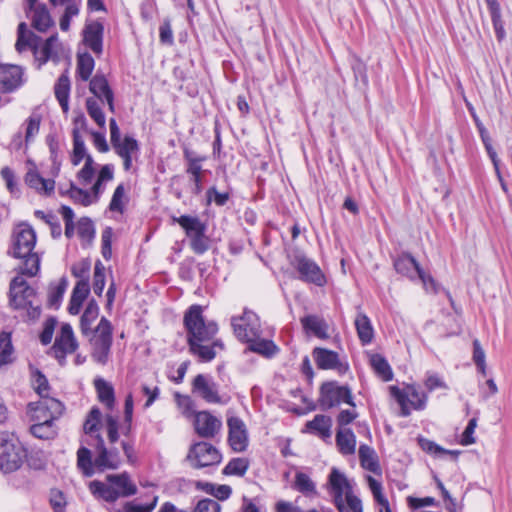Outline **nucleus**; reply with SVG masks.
Wrapping results in <instances>:
<instances>
[{
    "mask_svg": "<svg viewBox=\"0 0 512 512\" xmlns=\"http://www.w3.org/2000/svg\"><path fill=\"white\" fill-rule=\"evenodd\" d=\"M63 405L54 397H44L34 405V437L51 440L57 435L54 421L60 417Z\"/></svg>",
    "mask_w": 512,
    "mask_h": 512,
    "instance_id": "f257e3e1",
    "label": "nucleus"
},
{
    "mask_svg": "<svg viewBox=\"0 0 512 512\" xmlns=\"http://www.w3.org/2000/svg\"><path fill=\"white\" fill-rule=\"evenodd\" d=\"M27 459V450L18 436L10 431L0 432V470L11 473L18 470Z\"/></svg>",
    "mask_w": 512,
    "mask_h": 512,
    "instance_id": "f03ea898",
    "label": "nucleus"
},
{
    "mask_svg": "<svg viewBox=\"0 0 512 512\" xmlns=\"http://www.w3.org/2000/svg\"><path fill=\"white\" fill-rule=\"evenodd\" d=\"M203 308L192 305L184 314V326L187 330V341H211L218 331L215 322H206L203 317Z\"/></svg>",
    "mask_w": 512,
    "mask_h": 512,
    "instance_id": "7ed1b4c3",
    "label": "nucleus"
},
{
    "mask_svg": "<svg viewBox=\"0 0 512 512\" xmlns=\"http://www.w3.org/2000/svg\"><path fill=\"white\" fill-rule=\"evenodd\" d=\"M32 272L30 268L25 269L10 283V306L16 310H24L29 314L32 305V287L30 280Z\"/></svg>",
    "mask_w": 512,
    "mask_h": 512,
    "instance_id": "20e7f679",
    "label": "nucleus"
},
{
    "mask_svg": "<svg viewBox=\"0 0 512 512\" xmlns=\"http://www.w3.org/2000/svg\"><path fill=\"white\" fill-rule=\"evenodd\" d=\"M112 325L111 322L102 317L97 327L93 331L90 339L92 347L91 356L97 363L105 365L110 357L112 346Z\"/></svg>",
    "mask_w": 512,
    "mask_h": 512,
    "instance_id": "39448f33",
    "label": "nucleus"
},
{
    "mask_svg": "<svg viewBox=\"0 0 512 512\" xmlns=\"http://www.w3.org/2000/svg\"><path fill=\"white\" fill-rule=\"evenodd\" d=\"M79 343L75 337L72 326L69 323H63L60 331L55 337V341L47 351V354L53 357L60 366L66 365V357L77 351Z\"/></svg>",
    "mask_w": 512,
    "mask_h": 512,
    "instance_id": "423d86ee",
    "label": "nucleus"
},
{
    "mask_svg": "<svg viewBox=\"0 0 512 512\" xmlns=\"http://www.w3.org/2000/svg\"><path fill=\"white\" fill-rule=\"evenodd\" d=\"M231 325L234 335L241 342L245 343L262 336L260 319L251 310L245 309L241 316H233Z\"/></svg>",
    "mask_w": 512,
    "mask_h": 512,
    "instance_id": "0eeeda50",
    "label": "nucleus"
},
{
    "mask_svg": "<svg viewBox=\"0 0 512 512\" xmlns=\"http://www.w3.org/2000/svg\"><path fill=\"white\" fill-rule=\"evenodd\" d=\"M389 391L400 405L402 416L410 415L411 409L421 410L425 407L427 396L415 386H407L404 390L390 386Z\"/></svg>",
    "mask_w": 512,
    "mask_h": 512,
    "instance_id": "6e6552de",
    "label": "nucleus"
},
{
    "mask_svg": "<svg viewBox=\"0 0 512 512\" xmlns=\"http://www.w3.org/2000/svg\"><path fill=\"white\" fill-rule=\"evenodd\" d=\"M320 406L323 410L338 406L341 403L355 407L352 392L347 386L338 385L337 382H327L320 389Z\"/></svg>",
    "mask_w": 512,
    "mask_h": 512,
    "instance_id": "1a4fd4ad",
    "label": "nucleus"
},
{
    "mask_svg": "<svg viewBox=\"0 0 512 512\" xmlns=\"http://www.w3.org/2000/svg\"><path fill=\"white\" fill-rule=\"evenodd\" d=\"M221 459V453L212 444L207 442L194 444L187 455V460L194 468L217 465L221 462Z\"/></svg>",
    "mask_w": 512,
    "mask_h": 512,
    "instance_id": "9d476101",
    "label": "nucleus"
},
{
    "mask_svg": "<svg viewBox=\"0 0 512 512\" xmlns=\"http://www.w3.org/2000/svg\"><path fill=\"white\" fill-rule=\"evenodd\" d=\"M291 264L299 273L300 280L317 286H323L326 283L325 276L320 267L315 261L305 255H295Z\"/></svg>",
    "mask_w": 512,
    "mask_h": 512,
    "instance_id": "9b49d317",
    "label": "nucleus"
},
{
    "mask_svg": "<svg viewBox=\"0 0 512 512\" xmlns=\"http://www.w3.org/2000/svg\"><path fill=\"white\" fill-rule=\"evenodd\" d=\"M192 392L210 404L226 403L219 393V385L210 375H196L192 382Z\"/></svg>",
    "mask_w": 512,
    "mask_h": 512,
    "instance_id": "f8f14e48",
    "label": "nucleus"
},
{
    "mask_svg": "<svg viewBox=\"0 0 512 512\" xmlns=\"http://www.w3.org/2000/svg\"><path fill=\"white\" fill-rule=\"evenodd\" d=\"M11 254L27 263L32 255V227L27 223L18 224L14 229Z\"/></svg>",
    "mask_w": 512,
    "mask_h": 512,
    "instance_id": "ddd939ff",
    "label": "nucleus"
},
{
    "mask_svg": "<svg viewBox=\"0 0 512 512\" xmlns=\"http://www.w3.org/2000/svg\"><path fill=\"white\" fill-rule=\"evenodd\" d=\"M95 437L97 440L96 456L94 459L95 467L100 471L117 469L122 462L118 449L115 447L107 448L100 434H97Z\"/></svg>",
    "mask_w": 512,
    "mask_h": 512,
    "instance_id": "4468645a",
    "label": "nucleus"
},
{
    "mask_svg": "<svg viewBox=\"0 0 512 512\" xmlns=\"http://www.w3.org/2000/svg\"><path fill=\"white\" fill-rule=\"evenodd\" d=\"M228 442L235 452H243L248 447V431L245 423L239 417H230L227 420Z\"/></svg>",
    "mask_w": 512,
    "mask_h": 512,
    "instance_id": "2eb2a0df",
    "label": "nucleus"
},
{
    "mask_svg": "<svg viewBox=\"0 0 512 512\" xmlns=\"http://www.w3.org/2000/svg\"><path fill=\"white\" fill-rule=\"evenodd\" d=\"M222 422L208 411L195 413L194 428L196 433L203 438H213L221 429Z\"/></svg>",
    "mask_w": 512,
    "mask_h": 512,
    "instance_id": "dca6fc26",
    "label": "nucleus"
},
{
    "mask_svg": "<svg viewBox=\"0 0 512 512\" xmlns=\"http://www.w3.org/2000/svg\"><path fill=\"white\" fill-rule=\"evenodd\" d=\"M313 357L320 369H333L340 374H344L348 370V365L341 362L338 353L332 350L315 348L313 351Z\"/></svg>",
    "mask_w": 512,
    "mask_h": 512,
    "instance_id": "f3484780",
    "label": "nucleus"
},
{
    "mask_svg": "<svg viewBox=\"0 0 512 512\" xmlns=\"http://www.w3.org/2000/svg\"><path fill=\"white\" fill-rule=\"evenodd\" d=\"M23 71L17 65H0V92H11L22 83Z\"/></svg>",
    "mask_w": 512,
    "mask_h": 512,
    "instance_id": "a211bd4d",
    "label": "nucleus"
},
{
    "mask_svg": "<svg viewBox=\"0 0 512 512\" xmlns=\"http://www.w3.org/2000/svg\"><path fill=\"white\" fill-rule=\"evenodd\" d=\"M184 158L187 161L186 172L191 175V181L194 184L192 192L194 194H200L202 191L201 162L204 161L206 158L202 156H197L194 152L187 149L184 151Z\"/></svg>",
    "mask_w": 512,
    "mask_h": 512,
    "instance_id": "6ab92c4d",
    "label": "nucleus"
},
{
    "mask_svg": "<svg viewBox=\"0 0 512 512\" xmlns=\"http://www.w3.org/2000/svg\"><path fill=\"white\" fill-rule=\"evenodd\" d=\"M89 90L99 100H105L108 104L109 110L114 112V94L104 75L96 74L90 80Z\"/></svg>",
    "mask_w": 512,
    "mask_h": 512,
    "instance_id": "aec40b11",
    "label": "nucleus"
},
{
    "mask_svg": "<svg viewBox=\"0 0 512 512\" xmlns=\"http://www.w3.org/2000/svg\"><path fill=\"white\" fill-rule=\"evenodd\" d=\"M190 351L193 355L197 356L200 361L209 362L216 356V349L222 350L223 343L220 340H214L211 344L210 341H188Z\"/></svg>",
    "mask_w": 512,
    "mask_h": 512,
    "instance_id": "412c9836",
    "label": "nucleus"
},
{
    "mask_svg": "<svg viewBox=\"0 0 512 512\" xmlns=\"http://www.w3.org/2000/svg\"><path fill=\"white\" fill-rule=\"evenodd\" d=\"M116 153L123 159V166L126 171L132 168L133 156L138 153V142L129 136H125L119 142L112 145Z\"/></svg>",
    "mask_w": 512,
    "mask_h": 512,
    "instance_id": "4be33fe9",
    "label": "nucleus"
},
{
    "mask_svg": "<svg viewBox=\"0 0 512 512\" xmlns=\"http://www.w3.org/2000/svg\"><path fill=\"white\" fill-rule=\"evenodd\" d=\"M328 485L333 494L335 503L341 502V498L352 491L346 476L336 468L331 470Z\"/></svg>",
    "mask_w": 512,
    "mask_h": 512,
    "instance_id": "5701e85b",
    "label": "nucleus"
},
{
    "mask_svg": "<svg viewBox=\"0 0 512 512\" xmlns=\"http://www.w3.org/2000/svg\"><path fill=\"white\" fill-rule=\"evenodd\" d=\"M103 25L99 22H93L86 25L83 32V41L95 54L102 52Z\"/></svg>",
    "mask_w": 512,
    "mask_h": 512,
    "instance_id": "b1692460",
    "label": "nucleus"
},
{
    "mask_svg": "<svg viewBox=\"0 0 512 512\" xmlns=\"http://www.w3.org/2000/svg\"><path fill=\"white\" fill-rule=\"evenodd\" d=\"M90 293V285L88 280H78L73 288L69 305L68 312L71 315L79 314L84 301L87 299Z\"/></svg>",
    "mask_w": 512,
    "mask_h": 512,
    "instance_id": "393cba45",
    "label": "nucleus"
},
{
    "mask_svg": "<svg viewBox=\"0 0 512 512\" xmlns=\"http://www.w3.org/2000/svg\"><path fill=\"white\" fill-rule=\"evenodd\" d=\"M395 270L410 280L417 279V275L421 270L419 263L413 256L408 253H402L394 260Z\"/></svg>",
    "mask_w": 512,
    "mask_h": 512,
    "instance_id": "a878e982",
    "label": "nucleus"
},
{
    "mask_svg": "<svg viewBox=\"0 0 512 512\" xmlns=\"http://www.w3.org/2000/svg\"><path fill=\"white\" fill-rule=\"evenodd\" d=\"M301 323L307 333H311L320 339L329 338V327L323 318L316 315H308L301 319Z\"/></svg>",
    "mask_w": 512,
    "mask_h": 512,
    "instance_id": "bb28decb",
    "label": "nucleus"
},
{
    "mask_svg": "<svg viewBox=\"0 0 512 512\" xmlns=\"http://www.w3.org/2000/svg\"><path fill=\"white\" fill-rule=\"evenodd\" d=\"M173 222L178 223L184 230L189 239L196 236H201L205 233L206 226L200 221L198 217L189 215H182L180 217H173Z\"/></svg>",
    "mask_w": 512,
    "mask_h": 512,
    "instance_id": "cd10ccee",
    "label": "nucleus"
},
{
    "mask_svg": "<svg viewBox=\"0 0 512 512\" xmlns=\"http://www.w3.org/2000/svg\"><path fill=\"white\" fill-rule=\"evenodd\" d=\"M354 324L362 345L370 344L374 338V328L369 317L362 311H358Z\"/></svg>",
    "mask_w": 512,
    "mask_h": 512,
    "instance_id": "c85d7f7f",
    "label": "nucleus"
},
{
    "mask_svg": "<svg viewBox=\"0 0 512 512\" xmlns=\"http://www.w3.org/2000/svg\"><path fill=\"white\" fill-rule=\"evenodd\" d=\"M107 481L114 486L121 497H128L136 494L137 487L130 480V477L127 473L117 474V475H108Z\"/></svg>",
    "mask_w": 512,
    "mask_h": 512,
    "instance_id": "c756f323",
    "label": "nucleus"
},
{
    "mask_svg": "<svg viewBox=\"0 0 512 512\" xmlns=\"http://www.w3.org/2000/svg\"><path fill=\"white\" fill-rule=\"evenodd\" d=\"M336 444L343 455H352L356 450V436L349 428H340L336 433Z\"/></svg>",
    "mask_w": 512,
    "mask_h": 512,
    "instance_id": "7c9ffc66",
    "label": "nucleus"
},
{
    "mask_svg": "<svg viewBox=\"0 0 512 512\" xmlns=\"http://www.w3.org/2000/svg\"><path fill=\"white\" fill-rule=\"evenodd\" d=\"M68 279L63 276L58 283H51L48 288V305L58 309L68 287Z\"/></svg>",
    "mask_w": 512,
    "mask_h": 512,
    "instance_id": "2f4dec72",
    "label": "nucleus"
},
{
    "mask_svg": "<svg viewBox=\"0 0 512 512\" xmlns=\"http://www.w3.org/2000/svg\"><path fill=\"white\" fill-rule=\"evenodd\" d=\"M293 488L308 498L318 495L315 483L310 476L304 472H297L295 474Z\"/></svg>",
    "mask_w": 512,
    "mask_h": 512,
    "instance_id": "473e14b6",
    "label": "nucleus"
},
{
    "mask_svg": "<svg viewBox=\"0 0 512 512\" xmlns=\"http://www.w3.org/2000/svg\"><path fill=\"white\" fill-rule=\"evenodd\" d=\"M361 466L373 473L380 470L376 453L373 448L366 444H361L358 450Z\"/></svg>",
    "mask_w": 512,
    "mask_h": 512,
    "instance_id": "72a5a7b5",
    "label": "nucleus"
},
{
    "mask_svg": "<svg viewBox=\"0 0 512 512\" xmlns=\"http://www.w3.org/2000/svg\"><path fill=\"white\" fill-rule=\"evenodd\" d=\"M95 388L98 394L99 401L103 403L108 410H112L115 403L114 389L104 379H96Z\"/></svg>",
    "mask_w": 512,
    "mask_h": 512,
    "instance_id": "f704fd0d",
    "label": "nucleus"
},
{
    "mask_svg": "<svg viewBox=\"0 0 512 512\" xmlns=\"http://www.w3.org/2000/svg\"><path fill=\"white\" fill-rule=\"evenodd\" d=\"M370 365L373 368L374 372L380 377L383 381L387 382L392 380L393 372L392 369L387 362V360L380 354H371L369 359Z\"/></svg>",
    "mask_w": 512,
    "mask_h": 512,
    "instance_id": "c9c22d12",
    "label": "nucleus"
},
{
    "mask_svg": "<svg viewBox=\"0 0 512 512\" xmlns=\"http://www.w3.org/2000/svg\"><path fill=\"white\" fill-rule=\"evenodd\" d=\"M332 420L326 415H316L312 421L307 422L306 427L312 432L317 433L322 438L331 436Z\"/></svg>",
    "mask_w": 512,
    "mask_h": 512,
    "instance_id": "e433bc0d",
    "label": "nucleus"
},
{
    "mask_svg": "<svg viewBox=\"0 0 512 512\" xmlns=\"http://www.w3.org/2000/svg\"><path fill=\"white\" fill-rule=\"evenodd\" d=\"M90 490L94 495H98L100 498L107 502H115L120 498V494L112 484L107 485L100 481H93L90 483Z\"/></svg>",
    "mask_w": 512,
    "mask_h": 512,
    "instance_id": "4c0bfd02",
    "label": "nucleus"
},
{
    "mask_svg": "<svg viewBox=\"0 0 512 512\" xmlns=\"http://www.w3.org/2000/svg\"><path fill=\"white\" fill-rule=\"evenodd\" d=\"M99 307L97 302L92 299L88 302L83 315L80 320V328L81 332L84 335H87L91 330V324L98 317Z\"/></svg>",
    "mask_w": 512,
    "mask_h": 512,
    "instance_id": "58836bf2",
    "label": "nucleus"
},
{
    "mask_svg": "<svg viewBox=\"0 0 512 512\" xmlns=\"http://www.w3.org/2000/svg\"><path fill=\"white\" fill-rule=\"evenodd\" d=\"M77 467L84 476L90 477L94 474V461H92L91 451L86 447H81L77 451Z\"/></svg>",
    "mask_w": 512,
    "mask_h": 512,
    "instance_id": "ea45409f",
    "label": "nucleus"
},
{
    "mask_svg": "<svg viewBox=\"0 0 512 512\" xmlns=\"http://www.w3.org/2000/svg\"><path fill=\"white\" fill-rule=\"evenodd\" d=\"M249 344V349L253 352L270 357L277 352L276 345L270 341L263 339L261 336L256 337L251 341H246Z\"/></svg>",
    "mask_w": 512,
    "mask_h": 512,
    "instance_id": "a19ab883",
    "label": "nucleus"
},
{
    "mask_svg": "<svg viewBox=\"0 0 512 512\" xmlns=\"http://www.w3.org/2000/svg\"><path fill=\"white\" fill-rule=\"evenodd\" d=\"M53 25V20L44 5H36L34 0V29L46 31Z\"/></svg>",
    "mask_w": 512,
    "mask_h": 512,
    "instance_id": "79ce46f5",
    "label": "nucleus"
},
{
    "mask_svg": "<svg viewBox=\"0 0 512 512\" xmlns=\"http://www.w3.org/2000/svg\"><path fill=\"white\" fill-rule=\"evenodd\" d=\"M69 91H70V81L68 76L62 75L59 77L56 85H55V96L59 101L60 106L62 107L64 112L68 111L69 104Z\"/></svg>",
    "mask_w": 512,
    "mask_h": 512,
    "instance_id": "37998d69",
    "label": "nucleus"
},
{
    "mask_svg": "<svg viewBox=\"0 0 512 512\" xmlns=\"http://www.w3.org/2000/svg\"><path fill=\"white\" fill-rule=\"evenodd\" d=\"M95 61L89 53L78 54L77 74L83 81H87L94 70Z\"/></svg>",
    "mask_w": 512,
    "mask_h": 512,
    "instance_id": "c03bdc74",
    "label": "nucleus"
},
{
    "mask_svg": "<svg viewBox=\"0 0 512 512\" xmlns=\"http://www.w3.org/2000/svg\"><path fill=\"white\" fill-rule=\"evenodd\" d=\"M15 48L19 53L32 48V32L28 29L25 22H21L18 25Z\"/></svg>",
    "mask_w": 512,
    "mask_h": 512,
    "instance_id": "a18cd8bd",
    "label": "nucleus"
},
{
    "mask_svg": "<svg viewBox=\"0 0 512 512\" xmlns=\"http://www.w3.org/2000/svg\"><path fill=\"white\" fill-rule=\"evenodd\" d=\"M249 468V461L246 458H233L223 469V474L242 477Z\"/></svg>",
    "mask_w": 512,
    "mask_h": 512,
    "instance_id": "49530a36",
    "label": "nucleus"
},
{
    "mask_svg": "<svg viewBox=\"0 0 512 512\" xmlns=\"http://www.w3.org/2000/svg\"><path fill=\"white\" fill-rule=\"evenodd\" d=\"M102 413L98 407H92L83 425L85 434L98 432L101 426Z\"/></svg>",
    "mask_w": 512,
    "mask_h": 512,
    "instance_id": "de8ad7c7",
    "label": "nucleus"
},
{
    "mask_svg": "<svg viewBox=\"0 0 512 512\" xmlns=\"http://www.w3.org/2000/svg\"><path fill=\"white\" fill-rule=\"evenodd\" d=\"M339 512H362V504L352 491L341 498V502L335 503Z\"/></svg>",
    "mask_w": 512,
    "mask_h": 512,
    "instance_id": "09e8293b",
    "label": "nucleus"
},
{
    "mask_svg": "<svg viewBox=\"0 0 512 512\" xmlns=\"http://www.w3.org/2000/svg\"><path fill=\"white\" fill-rule=\"evenodd\" d=\"M57 324L58 320L55 316H49L45 319L42 324V330L39 333L41 344L44 346L51 344Z\"/></svg>",
    "mask_w": 512,
    "mask_h": 512,
    "instance_id": "8fccbe9b",
    "label": "nucleus"
},
{
    "mask_svg": "<svg viewBox=\"0 0 512 512\" xmlns=\"http://www.w3.org/2000/svg\"><path fill=\"white\" fill-rule=\"evenodd\" d=\"M13 347L10 334L7 332L0 333V367L12 361Z\"/></svg>",
    "mask_w": 512,
    "mask_h": 512,
    "instance_id": "3c124183",
    "label": "nucleus"
},
{
    "mask_svg": "<svg viewBox=\"0 0 512 512\" xmlns=\"http://www.w3.org/2000/svg\"><path fill=\"white\" fill-rule=\"evenodd\" d=\"M67 193L74 203L81 204L83 206H89L95 203V198L92 196L90 191L78 188L73 184H71Z\"/></svg>",
    "mask_w": 512,
    "mask_h": 512,
    "instance_id": "603ef678",
    "label": "nucleus"
},
{
    "mask_svg": "<svg viewBox=\"0 0 512 512\" xmlns=\"http://www.w3.org/2000/svg\"><path fill=\"white\" fill-rule=\"evenodd\" d=\"M200 485V483L198 484ZM201 488L208 494L213 495L217 500H227L232 494V488L229 485H214L211 483L201 484Z\"/></svg>",
    "mask_w": 512,
    "mask_h": 512,
    "instance_id": "864d4df0",
    "label": "nucleus"
},
{
    "mask_svg": "<svg viewBox=\"0 0 512 512\" xmlns=\"http://www.w3.org/2000/svg\"><path fill=\"white\" fill-rule=\"evenodd\" d=\"M86 108L88 111L89 116L100 126L104 127L106 123V118L104 113L102 112V109L98 103V101L93 98L89 97L86 100Z\"/></svg>",
    "mask_w": 512,
    "mask_h": 512,
    "instance_id": "5fc2aeb1",
    "label": "nucleus"
},
{
    "mask_svg": "<svg viewBox=\"0 0 512 512\" xmlns=\"http://www.w3.org/2000/svg\"><path fill=\"white\" fill-rule=\"evenodd\" d=\"M34 190L44 196H51L55 190V181L44 178L34 172Z\"/></svg>",
    "mask_w": 512,
    "mask_h": 512,
    "instance_id": "6e6d98bb",
    "label": "nucleus"
},
{
    "mask_svg": "<svg viewBox=\"0 0 512 512\" xmlns=\"http://www.w3.org/2000/svg\"><path fill=\"white\" fill-rule=\"evenodd\" d=\"M34 386V390L39 395L40 399H44V397H51V387L49 385L48 379L39 370H34Z\"/></svg>",
    "mask_w": 512,
    "mask_h": 512,
    "instance_id": "4d7b16f0",
    "label": "nucleus"
},
{
    "mask_svg": "<svg viewBox=\"0 0 512 512\" xmlns=\"http://www.w3.org/2000/svg\"><path fill=\"white\" fill-rule=\"evenodd\" d=\"M105 287V267L97 261L94 267L93 291L96 295L101 296Z\"/></svg>",
    "mask_w": 512,
    "mask_h": 512,
    "instance_id": "13d9d810",
    "label": "nucleus"
},
{
    "mask_svg": "<svg viewBox=\"0 0 512 512\" xmlns=\"http://www.w3.org/2000/svg\"><path fill=\"white\" fill-rule=\"evenodd\" d=\"M95 171V162L93 158L91 156H87L84 166L78 172L77 177L82 184L88 185L93 180Z\"/></svg>",
    "mask_w": 512,
    "mask_h": 512,
    "instance_id": "bf43d9fd",
    "label": "nucleus"
},
{
    "mask_svg": "<svg viewBox=\"0 0 512 512\" xmlns=\"http://www.w3.org/2000/svg\"><path fill=\"white\" fill-rule=\"evenodd\" d=\"M126 201L125 187L123 184H119L113 193L109 209L114 212H122Z\"/></svg>",
    "mask_w": 512,
    "mask_h": 512,
    "instance_id": "052dcab7",
    "label": "nucleus"
},
{
    "mask_svg": "<svg viewBox=\"0 0 512 512\" xmlns=\"http://www.w3.org/2000/svg\"><path fill=\"white\" fill-rule=\"evenodd\" d=\"M420 445L424 451H426L430 454H434V455L448 454V455L453 456L456 459L458 457V455L460 454L459 451L444 449L441 446H439L438 444H436L430 440H426V439H421Z\"/></svg>",
    "mask_w": 512,
    "mask_h": 512,
    "instance_id": "680f3d73",
    "label": "nucleus"
},
{
    "mask_svg": "<svg viewBox=\"0 0 512 512\" xmlns=\"http://www.w3.org/2000/svg\"><path fill=\"white\" fill-rule=\"evenodd\" d=\"M90 156L86 152V147L84 144L83 138H76L73 139V151L71 155V163L74 166H77L80 164L82 160L86 161V157Z\"/></svg>",
    "mask_w": 512,
    "mask_h": 512,
    "instance_id": "e2e57ef3",
    "label": "nucleus"
},
{
    "mask_svg": "<svg viewBox=\"0 0 512 512\" xmlns=\"http://www.w3.org/2000/svg\"><path fill=\"white\" fill-rule=\"evenodd\" d=\"M79 14V3L70 2L66 5L65 12L60 19V29L62 31H68L70 27V21L73 17Z\"/></svg>",
    "mask_w": 512,
    "mask_h": 512,
    "instance_id": "0e129e2a",
    "label": "nucleus"
},
{
    "mask_svg": "<svg viewBox=\"0 0 512 512\" xmlns=\"http://www.w3.org/2000/svg\"><path fill=\"white\" fill-rule=\"evenodd\" d=\"M77 232L83 240L90 241L95 234L93 222L89 218H81L77 224Z\"/></svg>",
    "mask_w": 512,
    "mask_h": 512,
    "instance_id": "69168bd1",
    "label": "nucleus"
},
{
    "mask_svg": "<svg viewBox=\"0 0 512 512\" xmlns=\"http://www.w3.org/2000/svg\"><path fill=\"white\" fill-rule=\"evenodd\" d=\"M91 268V263L87 259H83L80 262L74 264L71 267V273L75 278L79 280H88V274Z\"/></svg>",
    "mask_w": 512,
    "mask_h": 512,
    "instance_id": "338daca9",
    "label": "nucleus"
},
{
    "mask_svg": "<svg viewBox=\"0 0 512 512\" xmlns=\"http://www.w3.org/2000/svg\"><path fill=\"white\" fill-rule=\"evenodd\" d=\"M221 506L220 504L213 500V499H202L200 500L195 509L194 512H220Z\"/></svg>",
    "mask_w": 512,
    "mask_h": 512,
    "instance_id": "774afa93",
    "label": "nucleus"
}]
</instances>
